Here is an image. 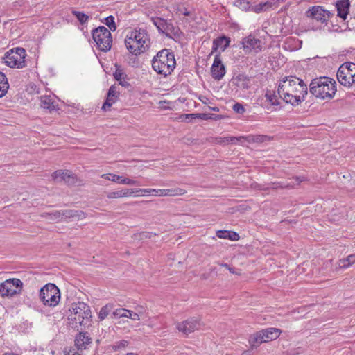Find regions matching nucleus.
Masks as SVG:
<instances>
[{
  "label": "nucleus",
  "instance_id": "1",
  "mask_svg": "<svg viewBox=\"0 0 355 355\" xmlns=\"http://www.w3.org/2000/svg\"><path fill=\"white\" fill-rule=\"evenodd\" d=\"M278 94L286 103L297 105L304 101L307 86L304 81L295 76H288L280 80Z\"/></svg>",
  "mask_w": 355,
  "mask_h": 355
},
{
  "label": "nucleus",
  "instance_id": "2",
  "mask_svg": "<svg viewBox=\"0 0 355 355\" xmlns=\"http://www.w3.org/2000/svg\"><path fill=\"white\" fill-rule=\"evenodd\" d=\"M67 317L68 324L74 329L88 327L92 322V311L86 303L78 302L71 305Z\"/></svg>",
  "mask_w": 355,
  "mask_h": 355
},
{
  "label": "nucleus",
  "instance_id": "3",
  "mask_svg": "<svg viewBox=\"0 0 355 355\" xmlns=\"http://www.w3.org/2000/svg\"><path fill=\"white\" fill-rule=\"evenodd\" d=\"M151 65L157 74L164 77L171 75L176 65L174 53L167 49L158 51L153 57Z\"/></svg>",
  "mask_w": 355,
  "mask_h": 355
},
{
  "label": "nucleus",
  "instance_id": "4",
  "mask_svg": "<svg viewBox=\"0 0 355 355\" xmlns=\"http://www.w3.org/2000/svg\"><path fill=\"white\" fill-rule=\"evenodd\" d=\"M336 85L334 80L329 77H320L311 81L309 90L316 98L331 99L336 92Z\"/></svg>",
  "mask_w": 355,
  "mask_h": 355
},
{
  "label": "nucleus",
  "instance_id": "5",
  "mask_svg": "<svg viewBox=\"0 0 355 355\" xmlns=\"http://www.w3.org/2000/svg\"><path fill=\"white\" fill-rule=\"evenodd\" d=\"M128 50L134 55L144 52L150 45V39L146 30L135 29L125 40Z\"/></svg>",
  "mask_w": 355,
  "mask_h": 355
},
{
  "label": "nucleus",
  "instance_id": "6",
  "mask_svg": "<svg viewBox=\"0 0 355 355\" xmlns=\"http://www.w3.org/2000/svg\"><path fill=\"white\" fill-rule=\"evenodd\" d=\"M42 218H46L49 222L58 223L66 219L81 220L85 218V214L80 210H56L51 212H43L40 214Z\"/></svg>",
  "mask_w": 355,
  "mask_h": 355
},
{
  "label": "nucleus",
  "instance_id": "7",
  "mask_svg": "<svg viewBox=\"0 0 355 355\" xmlns=\"http://www.w3.org/2000/svg\"><path fill=\"white\" fill-rule=\"evenodd\" d=\"M40 299L44 305L55 306L60 300V290L54 284L49 283L40 289Z\"/></svg>",
  "mask_w": 355,
  "mask_h": 355
},
{
  "label": "nucleus",
  "instance_id": "8",
  "mask_svg": "<svg viewBox=\"0 0 355 355\" xmlns=\"http://www.w3.org/2000/svg\"><path fill=\"white\" fill-rule=\"evenodd\" d=\"M92 37L100 51L107 52L111 49L112 44V34L105 26H99L93 30Z\"/></svg>",
  "mask_w": 355,
  "mask_h": 355
},
{
  "label": "nucleus",
  "instance_id": "9",
  "mask_svg": "<svg viewBox=\"0 0 355 355\" xmlns=\"http://www.w3.org/2000/svg\"><path fill=\"white\" fill-rule=\"evenodd\" d=\"M337 79L342 85L347 87L355 84V63L343 64L337 71Z\"/></svg>",
  "mask_w": 355,
  "mask_h": 355
},
{
  "label": "nucleus",
  "instance_id": "10",
  "mask_svg": "<svg viewBox=\"0 0 355 355\" xmlns=\"http://www.w3.org/2000/svg\"><path fill=\"white\" fill-rule=\"evenodd\" d=\"M26 55V51L23 48L11 49L5 54L4 62L11 68H23L25 67Z\"/></svg>",
  "mask_w": 355,
  "mask_h": 355
},
{
  "label": "nucleus",
  "instance_id": "11",
  "mask_svg": "<svg viewBox=\"0 0 355 355\" xmlns=\"http://www.w3.org/2000/svg\"><path fill=\"white\" fill-rule=\"evenodd\" d=\"M23 288V282L19 279H8L0 284V295L3 297L19 294Z\"/></svg>",
  "mask_w": 355,
  "mask_h": 355
},
{
  "label": "nucleus",
  "instance_id": "12",
  "mask_svg": "<svg viewBox=\"0 0 355 355\" xmlns=\"http://www.w3.org/2000/svg\"><path fill=\"white\" fill-rule=\"evenodd\" d=\"M202 326H203V323L201 322L200 318L196 317L189 318L176 324L177 329L185 336L199 330Z\"/></svg>",
  "mask_w": 355,
  "mask_h": 355
},
{
  "label": "nucleus",
  "instance_id": "13",
  "mask_svg": "<svg viewBox=\"0 0 355 355\" xmlns=\"http://www.w3.org/2000/svg\"><path fill=\"white\" fill-rule=\"evenodd\" d=\"M333 15L329 11L324 10L321 6H315L306 12V16L314 19L321 23H327L328 19Z\"/></svg>",
  "mask_w": 355,
  "mask_h": 355
},
{
  "label": "nucleus",
  "instance_id": "14",
  "mask_svg": "<svg viewBox=\"0 0 355 355\" xmlns=\"http://www.w3.org/2000/svg\"><path fill=\"white\" fill-rule=\"evenodd\" d=\"M242 44L245 53H249L253 51L257 53L261 51V40L255 38L251 35L243 39Z\"/></svg>",
  "mask_w": 355,
  "mask_h": 355
},
{
  "label": "nucleus",
  "instance_id": "15",
  "mask_svg": "<svg viewBox=\"0 0 355 355\" xmlns=\"http://www.w3.org/2000/svg\"><path fill=\"white\" fill-rule=\"evenodd\" d=\"M211 76L215 80H220L225 74V68L220 59V53L214 57V63L211 68Z\"/></svg>",
  "mask_w": 355,
  "mask_h": 355
},
{
  "label": "nucleus",
  "instance_id": "16",
  "mask_svg": "<svg viewBox=\"0 0 355 355\" xmlns=\"http://www.w3.org/2000/svg\"><path fill=\"white\" fill-rule=\"evenodd\" d=\"M53 180L58 182H64L68 184H73L76 183V175L70 171L58 170L52 174Z\"/></svg>",
  "mask_w": 355,
  "mask_h": 355
},
{
  "label": "nucleus",
  "instance_id": "17",
  "mask_svg": "<svg viewBox=\"0 0 355 355\" xmlns=\"http://www.w3.org/2000/svg\"><path fill=\"white\" fill-rule=\"evenodd\" d=\"M186 190L181 188L155 189L153 190V195L155 196H182L186 193Z\"/></svg>",
  "mask_w": 355,
  "mask_h": 355
},
{
  "label": "nucleus",
  "instance_id": "18",
  "mask_svg": "<svg viewBox=\"0 0 355 355\" xmlns=\"http://www.w3.org/2000/svg\"><path fill=\"white\" fill-rule=\"evenodd\" d=\"M92 343V338L87 335L86 332H80L75 339V345L77 349L83 351L86 349L87 346Z\"/></svg>",
  "mask_w": 355,
  "mask_h": 355
},
{
  "label": "nucleus",
  "instance_id": "19",
  "mask_svg": "<svg viewBox=\"0 0 355 355\" xmlns=\"http://www.w3.org/2000/svg\"><path fill=\"white\" fill-rule=\"evenodd\" d=\"M230 42V38L225 36H221L214 40L211 55L216 52L218 49H220L221 51H224L229 46Z\"/></svg>",
  "mask_w": 355,
  "mask_h": 355
},
{
  "label": "nucleus",
  "instance_id": "20",
  "mask_svg": "<svg viewBox=\"0 0 355 355\" xmlns=\"http://www.w3.org/2000/svg\"><path fill=\"white\" fill-rule=\"evenodd\" d=\"M265 343L276 340L282 331L277 328H267L260 331Z\"/></svg>",
  "mask_w": 355,
  "mask_h": 355
},
{
  "label": "nucleus",
  "instance_id": "21",
  "mask_svg": "<svg viewBox=\"0 0 355 355\" xmlns=\"http://www.w3.org/2000/svg\"><path fill=\"white\" fill-rule=\"evenodd\" d=\"M349 5L350 4L349 0L338 1L336 5L338 16L343 19H345L349 12Z\"/></svg>",
  "mask_w": 355,
  "mask_h": 355
},
{
  "label": "nucleus",
  "instance_id": "22",
  "mask_svg": "<svg viewBox=\"0 0 355 355\" xmlns=\"http://www.w3.org/2000/svg\"><path fill=\"white\" fill-rule=\"evenodd\" d=\"M135 194V189H125L119 191L109 192L107 197L110 199L128 197Z\"/></svg>",
  "mask_w": 355,
  "mask_h": 355
},
{
  "label": "nucleus",
  "instance_id": "23",
  "mask_svg": "<svg viewBox=\"0 0 355 355\" xmlns=\"http://www.w3.org/2000/svg\"><path fill=\"white\" fill-rule=\"evenodd\" d=\"M235 85L243 89H248L250 87L251 81L250 78L243 75L239 74L234 79Z\"/></svg>",
  "mask_w": 355,
  "mask_h": 355
},
{
  "label": "nucleus",
  "instance_id": "24",
  "mask_svg": "<svg viewBox=\"0 0 355 355\" xmlns=\"http://www.w3.org/2000/svg\"><path fill=\"white\" fill-rule=\"evenodd\" d=\"M248 343L252 349L258 347L261 344L265 343L260 331L251 334L248 339Z\"/></svg>",
  "mask_w": 355,
  "mask_h": 355
},
{
  "label": "nucleus",
  "instance_id": "25",
  "mask_svg": "<svg viewBox=\"0 0 355 355\" xmlns=\"http://www.w3.org/2000/svg\"><path fill=\"white\" fill-rule=\"evenodd\" d=\"M40 106L44 109H47L49 111L55 110L56 105L55 101L50 96H44L40 98Z\"/></svg>",
  "mask_w": 355,
  "mask_h": 355
},
{
  "label": "nucleus",
  "instance_id": "26",
  "mask_svg": "<svg viewBox=\"0 0 355 355\" xmlns=\"http://www.w3.org/2000/svg\"><path fill=\"white\" fill-rule=\"evenodd\" d=\"M216 236L220 239H230L231 241H238L239 239V234L232 231L218 230Z\"/></svg>",
  "mask_w": 355,
  "mask_h": 355
},
{
  "label": "nucleus",
  "instance_id": "27",
  "mask_svg": "<svg viewBox=\"0 0 355 355\" xmlns=\"http://www.w3.org/2000/svg\"><path fill=\"white\" fill-rule=\"evenodd\" d=\"M114 77L122 87L125 88L130 87V85L126 80L127 76L123 72L121 69H117L114 73Z\"/></svg>",
  "mask_w": 355,
  "mask_h": 355
},
{
  "label": "nucleus",
  "instance_id": "28",
  "mask_svg": "<svg viewBox=\"0 0 355 355\" xmlns=\"http://www.w3.org/2000/svg\"><path fill=\"white\" fill-rule=\"evenodd\" d=\"M274 0H268L266 2L260 3L254 6H252L251 10L256 13H259L268 10V9L272 8Z\"/></svg>",
  "mask_w": 355,
  "mask_h": 355
},
{
  "label": "nucleus",
  "instance_id": "29",
  "mask_svg": "<svg viewBox=\"0 0 355 355\" xmlns=\"http://www.w3.org/2000/svg\"><path fill=\"white\" fill-rule=\"evenodd\" d=\"M8 88L9 84L6 75L0 72V98L6 95Z\"/></svg>",
  "mask_w": 355,
  "mask_h": 355
},
{
  "label": "nucleus",
  "instance_id": "30",
  "mask_svg": "<svg viewBox=\"0 0 355 355\" xmlns=\"http://www.w3.org/2000/svg\"><path fill=\"white\" fill-rule=\"evenodd\" d=\"M354 263H355V254H350L347 258L340 259L338 261L340 268H347Z\"/></svg>",
  "mask_w": 355,
  "mask_h": 355
},
{
  "label": "nucleus",
  "instance_id": "31",
  "mask_svg": "<svg viewBox=\"0 0 355 355\" xmlns=\"http://www.w3.org/2000/svg\"><path fill=\"white\" fill-rule=\"evenodd\" d=\"M153 23L157 26L159 32L167 35L166 32L168 30L169 25L164 19L162 18H157L153 19Z\"/></svg>",
  "mask_w": 355,
  "mask_h": 355
},
{
  "label": "nucleus",
  "instance_id": "32",
  "mask_svg": "<svg viewBox=\"0 0 355 355\" xmlns=\"http://www.w3.org/2000/svg\"><path fill=\"white\" fill-rule=\"evenodd\" d=\"M118 99V97L116 96H111L109 93H107V96L105 102L103 103L102 106V109L104 111H107L110 110V107L113 103H114Z\"/></svg>",
  "mask_w": 355,
  "mask_h": 355
},
{
  "label": "nucleus",
  "instance_id": "33",
  "mask_svg": "<svg viewBox=\"0 0 355 355\" xmlns=\"http://www.w3.org/2000/svg\"><path fill=\"white\" fill-rule=\"evenodd\" d=\"M234 5L242 10H251L250 2L247 0H236L234 1Z\"/></svg>",
  "mask_w": 355,
  "mask_h": 355
},
{
  "label": "nucleus",
  "instance_id": "34",
  "mask_svg": "<svg viewBox=\"0 0 355 355\" xmlns=\"http://www.w3.org/2000/svg\"><path fill=\"white\" fill-rule=\"evenodd\" d=\"M103 22L109 27L110 30L112 31H114L116 29V26L114 21V17L112 15H110L104 19Z\"/></svg>",
  "mask_w": 355,
  "mask_h": 355
},
{
  "label": "nucleus",
  "instance_id": "35",
  "mask_svg": "<svg viewBox=\"0 0 355 355\" xmlns=\"http://www.w3.org/2000/svg\"><path fill=\"white\" fill-rule=\"evenodd\" d=\"M111 308V306L108 304L103 306L98 313V318L101 320H103L109 315Z\"/></svg>",
  "mask_w": 355,
  "mask_h": 355
},
{
  "label": "nucleus",
  "instance_id": "36",
  "mask_svg": "<svg viewBox=\"0 0 355 355\" xmlns=\"http://www.w3.org/2000/svg\"><path fill=\"white\" fill-rule=\"evenodd\" d=\"M73 15L74 16L76 17V18L78 19V20L79 21V22L81 24H84L86 23V21L88 20L89 19V17L82 12H80V11H73L72 12Z\"/></svg>",
  "mask_w": 355,
  "mask_h": 355
},
{
  "label": "nucleus",
  "instance_id": "37",
  "mask_svg": "<svg viewBox=\"0 0 355 355\" xmlns=\"http://www.w3.org/2000/svg\"><path fill=\"white\" fill-rule=\"evenodd\" d=\"M101 178L118 183H120V180L122 179V176L111 173L103 174Z\"/></svg>",
  "mask_w": 355,
  "mask_h": 355
},
{
  "label": "nucleus",
  "instance_id": "38",
  "mask_svg": "<svg viewBox=\"0 0 355 355\" xmlns=\"http://www.w3.org/2000/svg\"><path fill=\"white\" fill-rule=\"evenodd\" d=\"M128 345V341L123 340L119 342L115 343L113 345H112V349L113 351L116 352L121 349H124Z\"/></svg>",
  "mask_w": 355,
  "mask_h": 355
},
{
  "label": "nucleus",
  "instance_id": "39",
  "mask_svg": "<svg viewBox=\"0 0 355 355\" xmlns=\"http://www.w3.org/2000/svg\"><path fill=\"white\" fill-rule=\"evenodd\" d=\"M267 139V136L265 135H255V136H249L247 138L248 141L250 142H257L261 143L266 141Z\"/></svg>",
  "mask_w": 355,
  "mask_h": 355
},
{
  "label": "nucleus",
  "instance_id": "40",
  "mask_svg": "<svg viewBox=\"0 0 355 355\" xmlns=\"http://www.w3.org/2000/svg\"><path fill=\"white\" fill-rule=\"evenodd\" d=\"M129 313V310H127L123 308L117 309L115 311L113 312V315L114 318H123L126 316V313Z\"/></svg>",
  "mask_w": 355,
  "mask_h": 355
},
{
  "label": "nucleus",
  "instance_id": "41",
  "mask_svg": "<svg viewBox=\"0 0 355 355\" xmlns=\"http://www.w3.org/2000/svg\"><path fill=\"white\" fill-rule=\"evenodd\" d=\"M266 97L272 105H275L278 104L277 97L275 94H272L270 92H268L266 94Z\"/></svg>",
  "mask_w": 355,
  "mask_h": 355
},
{
  "label": "nucleus",
  "instance_id": "42",
  "mask_svg": "<svg viewBox=\"0 0 355 355\" xmlns=\"http://www.w3.org/2000/svg\"><path fill=\"white\" fill-rule=\"evenodd\" d=\"M120 184L128 185H139V183L137 181L123 177H122L121 180H120Z\"/></svg>",
  "mask_w": 355,
  "mask_h": 355
},
{
  "label": "nucleus",
  "instance_id": "43",
  "mask_svg": "<svg viewBox=\"0 0 355 355\" xmlns=\"http://www.w3.org/2000/svg\"><path fill=\"white\" fill-rule=\"evenodd\" d=\"M233 110L239 114H243L245 110L242 104L236 103L232 107Z\"/></svg>",
  "mask_w": 355,
  "mask_h": 355
},
{
  "label": "nucleus",
  "instance_id": "44",
  "mask_svg": "<svg viewBox=\"0 0 355 355\" xmlns=\"http://www.w3.org/2000/svg\"><path fill=\"white\" fill-rule=\"evenodd\" d=\"M154 189H135V195L139 196L138 193H141V195H144L145 193L146 194H153V190Z\"/></svg>",
  "mask_w": 355,
  "mask_h": 355
},
{
  "label": "nucleus",
  "instance_id": "45",
  "mask_svg": "<svg viewBox=\"0 0 355 355\" xmlns=\"http://www.w3.org/2000/svg\"><path fill=\"white\" fill-rule=\"evenodd\" d=\"M243 139H244V137H225V141H226L227 144H230V143H236V141H241Z\"/></svg>",
  "mask_w": 355,
  "mask_h": 355
},
{
  "label": "nucleus",
  "instance_id": "46",
  "mask_svg": "<svg viewBox=\"0 0 355 355\" xmlns=\"http://www.w3.org/2000/svg\"><path fill=\"white\" fill-rule=\"evenodd\" d=\"M125 318H131L132 320H140V317L139 315V313H134V312H132V311H130V310H129V313H126Z\"/></svg>",
  "mask_w": 355,
  "mask_h": 355
},
{
  "label": "nucleus",
  "instance_id": "47",
  "mask_svg": "<svg viewBox=\"0 0 355 355\" xmlns=\"http://www.w3.org/2000/svg\"><path fill=\"white\" fill-rule=\"evenodd\" d=\"M108 93H109L111 96H116V97H119V90L117 89L116 86H115V85H112V86L110 87L109 91H108Z\"/></svg>",
  "mask_w": 355,
  "mask_h": 355
},
{
  "label": "nucleus",
  "instance_id": "48",
  "mask_svg": "<svg viewBox=\"0 0 355 355\" xmlns=\"http://www.w3.org/2000/svg\"><path fill=\"white\" fill-rule=\"evenodd\" d=\"M153 235H155V234H153L152 232H141L139 235L135 236L136 237H139V239H144L147 238H151Z\"/></svg>",
  "mask_w": 355,
  "mask_h": 355
},
{
  "label": "nucleus",
  "instance_id": "49",
  "mask_svg": "<svg viewBox=\"0 0 355 355\" xmlns=\"http://www.w3.org/2000/svg\"><path fill=\"white\" fill-rule=\"evenodd\" d=\"M220 266L227 268L232 274H236L238 275H241L240 271L239 272L236 271L235 270V268L230 267L227 263H221Z\"/></svg>",
  "mask_w": 355,
  "mask_h": 355
},
{
  "label": "nucleus",
  "instance_id": "50",
  "mask_svg": "<svg viewBox=\"0 0 355 355\" xmlns=\"http://www.w3.org/2000/svg\"><path fill=\"white\" fill-rule=\"evenodd\" d=\"M272 185L274 186L273 189H277V188H288V187H293V185L291 183H288L286 184H283L280 183H273Z\"/></svg>",
  "mask_w": 355,
  "mask_h": 355
},
{
  "label": "nucleus",
  "instance_id": "51",
  "mask_svg": "<svg viewBox=\"0 0 355 355\" xmlns=\"http://www.w3.org/2000/svg\"><path fill=\"white\" fill-rule=\"evenodd\" d=\"M196 116L197 114H184V115H182L180 116V118L182 119V120H184V119H196Z\"/></svg>",
  "mask_w": 355,
  "mask_h": 355
},
{
  "label": "nucleus",
  "instance_id": "52",
  "mask_svg": "<svg viewBox=\"0 0 355 355\" xmlns=\"http://www.w3.org/2000/svg\"><path fill=\"white\" fill-rule=\"evenodd\" d=\"M178 12H180V14H182L185 16H189L190 15V12L187 10V9L182 6L178 8Z\"/></svg>",
  "mask_w": 355,
  "mask_h": 355
},
{
  "label": "nucleus",
  "instance_id": "53",
  "mask_svg": "<svg viewBox=\"0 0 355 355\" xmlns=\"http://www.w3.org/2000/svg\"><path fill=\"white\" fill-rule=\"evenodd\" d=\"M83 351H79L78 350L77 352H75L73 350H70L69 352L68 353V355H82L81 354V352Z\"/></svg>",
  "mask_w": 355,
  "mask_h": 355
},
{
  "label": "nucleus",
  "instance_id": "54",
  "mask_svg": "<svg viewBox=\"0 0 355 355\" xmlns=\"http://www.w3.org/2000/svg\"><path fill=\"white\" fill-rule=\"evenodd\" d=\"M196 119H207V116L206 114H196Z\"/></svg>",
  "mask_w": 355,
  "mask_h": 355
},
{
  "label": "nucleus",
  "instance_id": "55",
  "mask_svg": "<svg viewBox=\"0 0 355 355\" xmlns=\"http://www.w3.org/2000/svg\"><path fill=\"white\" fill-rule=\"evenodd\" d=\"M217 142L219 144H227V142L225 141V137L217 139Z\"/></svg>",
  "mask_w": 355,
  "mask_h": 355
},
{
  "label": "nucleus",
  "instance_id": "56",
  "mask_svg": "<svg viewBox=\"0 0 355 355\" xmlns=\"http://www.w3.org/2000/svg\"><path fill=\"white\" fill-rule=\"evenodd\" d=\"M125 355H138V354H135V353L129 352V353H127Z\"/></svg>",
  "mask_w": 355,
  "mask_h": 355
},
{
  "label": "nucleus",
  "instance_id": "57",
  "mask_svg": "<svg viewBox=\"0 0 355 355\" xmlns=\"http://www.w3.org/2000/svg\"><path fill=\"white\" fill-rule=\"evenodd\" d=\"M212 110L214 111H216V112H218L219 110L218 107H214V108H212Z\"/></svg>",
  "mask_w": 355,
  "mask_h": 355
},
{
  "label": "nucleus",
  "instance_id": "58",
  "mask_svg": "<svg viewBox=\"0 0 355 355\" xmlns=\"http://www.w3.org/2000/svg\"><path fill=\"white\" fill-rule=\"evenodd\" d=\"M143 313H144V311H143L139 310V311H138V313H139V314H142Z\"/></svg>",
  "mask_w": 355,
  "mask_h": 355
},
{
  "label": "nucleus",
  "instance_id": "59",
  "mask_svg": "<svg viewBox=\"0 0 355 355\" xmlns=\"http://www.w3.org/2000/svg\"><path fill=\"white\" fill-rule=\"evenodd\" d=\"M295 179L296 180V181H297L298 183L300 182L299 178H297H297H295Z\"/></svg>",
  "mask_w": 355,
  "mask_h": 355
},
{
  "label": "nucleus",
  "instance_id": "60",
  "mask_svg": "<svg viewBox=\"0 0 355 355\" xmlns=\"http://www.w3.org/2000/svg\"><path fill=\"white\" fill-rule=\"evenodd\" d=\"M241 355H248V353H247V352H244L243 353H242Z\"/></svg>",
  "mask_w": 355,
  "mask_h": 355
},
{
  "label": "nucleus",
  "instance_id": "61",
  "mask_svg": "<svg viewBox=\"0 0 355 355\" xmlns=\"http://www.w3.org/2000/svg\"><path fill=\"white\" fill-rule=\"evenodd\" d=\"M201 279H207V277H205V276L201 277Z\"/></svg>",
  "mask_w": 355,
  "mask_h": 355
}]
</instances>
